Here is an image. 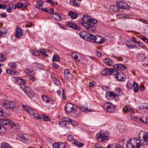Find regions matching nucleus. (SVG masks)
<instances>
[{
  "instance_id": "obj_1",
  "label": "nucleus",
  "mask_w": 148,
  "mask_h": 148,
  "mask_svg": "<svg viewBox=\"0 0 148 148\" xmlns=\"http://www.w3.org/2000/svg\"><path fill=\"white\" fill-rule=\"evenodd\" d=\"M114 69L106 68L107 75H114L119 72V70H124L127 68L126 66L122 64H118L114 66Z\"/></svg>"
},
{
  "instance_id": "obj_2",
  "label": "nucleus",
  "mask_w": 148,
  "mask_h": 148,
  "mask_svg": "<svg viewBox=\"0 0 148 148\" xmlns=\"http://www.w3.org/2000/svg\"><path fill=\"white\" fill-rule=\"evenodd\" d=\"M88 23H81V25L90 33L93 32L96 29V27L94 24H96L97 21L95 19L90 18Z\"/></svg>"
},
{
  "instance_id": "obj_3",
  "label": "nucleus",
  "mask_w": 148,
  "mask_h": 148,
  "mask_svg": "<svg viewBox=\"0 0 148 148\" xmlns=\"http://www.w3.org/2000/svg\"><path fill=\"white\" fill-rule=\"evenodd\" d=\"M130 140L131 141V143L134 145L136 148H144V146L142 143V140L135 137L130 138Z\"/></svg>"
},
{
  "instance_id": "obj_4",
  "label": "nucleus",
  "mask_w": 148,
  "mask_h": 148,
  "mask_svg": "<svg viewBox=\"0 0 148 148\" xmlns=\"http://www.w3.org/2000/svg\"><path fill=\"white\" fill-rule=\"evenodd\" d=\"M2 106L5 109L9 108L12 109L16 106V104L13 101H11L9 100H5L3 101L2 104Z\"/></svg>"
},
{
  "instance_id": "obj_5",
  "label": "nucleus",
  "mask_w": 148,
  "mask_h": 148,
  "mask_svg": "<svg viewBox=\"0 0 148 148\" xmlns=\"http://www.w3.org/2000/svg\"><path fill=\"white\" fill-rule=\"evenodd\" d=\"M96 137L97 141L100 142L107 140L108 138V136L103 131L98 132L96 134Z\"/></svg>"
},
{
  "instance_id": "obj_6",
  "label": "nucleus",
  "mask_w": 148,
  "mask_h": 148,
  "mask_svg": "<svg viewBox=\"0 0 148 148\" xmlns=\"http://www.w3.org/2000/svg\"><path fill=\"white\" fill-rule=\"evenodd\" d=\"M104 106L106 107V110L108 112L113 113L115 111L116 106L111 102H106Z\"/></svg>"
},
{
  "instance_id": "obj_7",
  "label": "nucleus",
  "mask_w": 148,
  "mask_h": 148,
  "mask_svg": "<svg viewBox=\"0 0 148 148\" xmlns=\"http://www.w3.org/2000/svg\"><path fill=\"white\" fill-rule=\"evenodd\" d=\"M126 87L128 89H131L134 88V90L135 92H137L139 90V87L137 83L135 82H134L133 84L130 82H128L126 84Z\"/></svg>"
},
{
  "instance_id": "obj_8",
  "label": "nucleus",
  "mask_w": 148,
  "mask_h": 148,
  "mask_svg": "<svg viewBox=\"0 0 148 148\" xmlns=\"http://www.w3.org/2000/svg\"><path fill=\"white\" fill-rule=\"evenodd\" d=\"M76 108L77 107L75 105L70 103H68L66 105L65 110L66 112L70 113L73 110H75Z\"/></svg>"
},
{
  "instance_id": "obj_9",
  "label": "nucleus",
  "mask_w": 148,
  "mask_h": 148,
  "mask_svg": "<svg viewBox=\"0 0 148 148\" xmlns=\"http://www.w3.org/2000/svg\"><path fill=\"white\" fill-rule=\"evenodd\" d=\"M22 88L24 92L30 98L33 97L34 93L32 89L29 87H26L25 88L22 87Z\"/></svg>"
},
{
  "instance_id": "obj_10",
  "label": "nucleus",
  "mask_w": 148,
  "mask_h": 148,
  "mask_svg": "<svg viewBox=\"0 0 148 148\" xmlns=\"http://www.w3.org/2000/svg\"><path fill=\"white\" fill-rule=\"evenodd\" d=\"M95 40L93 42L98 45L102 44L105 41L103 37L99 35L95 36Z\"/></svg>"
},
{
  "instance_id": "obj_11",
  "label": "nucleus",
  "mask_w": 148,
  "mask_h": 148,
  "mask_svg": "<svg viewBox=\"0 0 148 148\" xmlns=\"http://www.w3.org/2000/svg\"><path fill=\"white\" fill-rule=\"evenodd\" d=\"M116 5L119 9V8L125 9H130V6L128 5L125 3L123 2L122 1L118 2Z\"/></svg>"
},
{
  "instance_id": "obj_12",
  "label": "nucleus",
  "mask_w": 148,
  "mask_h": 148,
  "mask_svg": "<svg viewBox=\"0 0 148 148\" xmlns=\"http://www.w3.org/2000/svg\"><path fill=\"white\" fill-rule=\"evenodd\" d=\"M12 121L9 119H0V122L2 124L3 126L4 125L6 126L7 125H10L13 123Z\"/></svg>"
},
{
  "instance_id": "obj_13",
  "label": "nucleus",
  "mask_w": 148,
  "mask_h": 148,
  "mask_svg": "<svg viewBox=\"0 0 148 148\" xmlns=\"http://www.w3.org/2000/svg\"><path fill=\"white\" fill-rule=\"evenodd\" d=\"M119 71L118 73L115 74V78L119 81H125L126 78V75L123 73L119 74Z\"/></svg>"
},
{
  "instance_id": "obj_14",
  "label": "nucleus",
  "mask_w": 148,
  "mask_h": 148,
  "mask_svg": "<svg viewBox=\"0 0 148 148\" xmlns=\"http://www.w3.org/2000/svg\"><path fill=\"white\" fill-rule=\"evenodd\" d=\"M106 96L107 99L111 100V97L115 98L116 97H118V95L113 92L107 91L106 93Z\"/></svg>"
},
{
  "instance_id": "obj_15",
  "label": "nucleus",
  "mask_w": 148,
  "mask_h": 148,
  "mask_svg": "<svg viewBox=\"0 0 148 148\" xmlns=\"http://www.w3.org/2000/svg\"><path fill=\"white\" fill-rule=\"evenodd\" d=\"M66 25L69 27H71L73 29H76L77 30H80L81 29L80 27L75 23L69 22H67L66 23Z\"/></svg>"
},
{
  "instance_id": "obj_16",
  "label": "nucleus",
  "mask_w": 148,
  "mask_h": 148,
  "mask_svg": "<svg viewBox=\"0 0 148 148\" xmlns=\"http://www.w3.org/2000/svg\"><path fill=\"white\" fill-rule=\"evenodd\" d=\"M53 148H65L66 146L64 144L62 143H55L53 144Z\"/></svg>"
},
{
  "instance_id": "obj_17",
  "label": "nucleus",
  "mask_w": 148,
  "mask_h": 148,
  "mask_svg": "<svg viewBox=\"0 0 148 148\" xmlns=\"http://www.w3.org/2000/svg\"><path fill=\"white\" fill-rule=\"evenodd\" d=\"M15 35L17 38L20 39L23 38L22 31L21 28L18 27L16 29Z\"/></svg>"
},
{
  "instance_id": "obj_18",
  "label": "nucleus",
  "mask_w": 148,
  "mask_h": 148,
  "mask_svg": "<svg viewBox=\"0 0 148 148\" xmlns=\"http://www.w3.org/2000/svg\"><path fill=\"white\" fill-rule=\"evenodd\" d=\"M68 16L72 19H75L78 17V15L77 13L71 11L68 13Z\"/></svg>"
},
{
  "instance_id": "obj_19",
  "label": "nucleus",
  "mask_w": 148,
  "mask_h": 148,
  "mask_svg": "<svg viewBox=\"0 0 148 148\" xmlns=\"http://www.w3.org/2000/svg\"><path fill=\"white\" fill-rule=\"evenodd\" d=\"M143 138L144 144L146 145H148V132L144 133Z\"/></svg>"
},
{
  "instance_id": "obj_20",
  "label": "nucleus",
  "mask_w": 148,
  "mask_h": 148,
  "mask_svg": "<svg viewBox=\"0 0 148 148\" xmlns=\"http://www.w3.org/2000/svg\"><path fill=\"white\" fill-rule=\"evenodd\" d=\"M16 82L18 84L22 85H25L26 84V82L25 80L19 77H17L16 79Z\"/></svg>"
},
{
  "instance_id": "obj_21",
  "label": "nucleus",
  "mask_w": 148,
  "mask_h": 148,
  "mask_svg": "<svg viewBox=\"0 0 148 148\" xmlns=\"http://www.w3.org/2000/svg\"><path fill=\"white\" fill-rule=\"evenodd\" d=\"M23 107L24 109L26 112L30 113L31 114H33L34 111L33 109L30 107H28L27 106L23 105Z\"/></svg>"
},
{
  "instance_id": "obj_22",
  "label": "nucleus",
  "mask_w": 148,
  "mask_h": 148,
  "mask_svg": "<svg viewBox=\"0 0 148 148\" xmlns=\"http://www.w3.org/2000/svg\"><path fill=\"white\" fill-rule=\"evenodd\" d=\"M89 33L86 31L80 32L79 33L80 36L83 39L86 40Z\"/></svg>"
},
{
  "instance_id": "obj_23",
  "label": "nucleus",
  "mask_w": 148,
  "mask_h": 148,
  "mask_svg": "<svg viewBox=\"0 0 148 148\" xmlns=\"http://www.w3.org/2000/svg\"><path fill=\"white\" fill-rule=\"evenodd\" d=\"M12 130L14 132H17L19 129V125L18 124H15L13 122V123L11 126Z\"/></svg>"
},
{
  "instance_id": "obj_24",
  "label": "nucleus",
  "mask_w": 148,
  "mask_h": 148,
  "mask_svg": "<svg viewBox=\"0 0 148 148\" xmlns=\"http://www.w3.org/2000/svg\"><path fill=\"white\" fill-rule=\"evenodd\" d=\"M87 37L86 40L93 42L95 41V36L89 33Z\"/></svg>"
},
{
  "instance_id": "obj_25",
  "label": "nucleus",
  "mask_w": 148,
  "mask_h": 148,
  "mask_svg": "<svg viewBox=\"0 0 148 148\" xmlns=\"http://www.w3.org/2000/svg\"><path fill=\"white\" fill-rule=\"evenodd\" d=\"M64 75L66 79H68L69 78H70L72 76L71 74L68 69H66L64 71Z\"/></svg>"
},
{
  "instance_id": "obj_26",
  "label": "nucleus",
  "mask_w": 148,
  "mask_h": 148,
  "mask_svg": "<svg viewBox=\"0 0 148 148\" xmlns=\"http://www.w3.org/2000/svg\"><path fill=\"white\" fill-rule=\"evenodd\" d=\"M90 18H88L87 16L83 15L82 18V20L84 22V23H88L90 21ZM82 23L81 22L80 23V24L81 25V23Z\"/></svg>"
},
{
  "instance_id": "obj_27",
  "label": "nucleus",
  "mask_w": 148,
  "mask_h": 148,
  "mask_svg": "<svg viewBox=\"0 0 148 148\" xmlns=\"http://www.w3.org/2000/svg\"><path fill=\"white\" fill-rule=\"evenodd\" d=\"M52 16L54 19L57 21H59L61 20V17L59 14L53 13Z\"/></svg>"
},
{
  "instance_id": "obj_28",
  "label": "nucleus",
  "mask_w": 148,
  "mask_h": 148,
  "mask_svg": "<svg viewBox=\"0 0 148 148\" xmlns=\"http://www.w3.org/2000/svg\"><path fill=\"white\" fill-rule=\"evenodd\" d=\"M1 148H12L11 146L6 142L2 143L1 146Z\"/></svg>"
},
{
  "instance_id": "obj_29",
  "label": "nucleus",
  "mask_w": 148,
  "mask_h": 148,
  "mask_svg": "<svg viewBox=\"0 0 148 148\" xmlns=\"http://www.w3.org/2000/svg\"><path fill=\"white\" fill-rule=\"evenodd\" d=\"M104 62L107 65L111 66L112 63V60L110 58H105L103 60Z\"/></svg>"
},
{
  "instance_id": "obj_30",
  "label": "nucleus",
  "mask_w": 148,
  "mask_h": 148,
  "mask_svg": "<svg viewBox=\"0 0 148 148\" xmlns=\"http://www.w3.org/2000/svg\"><path fill=\"white\" fill-rule=\"evenodd\" d=\"M19 137L22 139L26 140H28L29 137H30V136H29L28 135L25 134H20Z\"/></svg>"
},
{
  "instance_id": "obj_31",
  "label": "nucleus",
  "mask_w": 148,
  "mask_h": 148,
  "mask_svg": "<svg viewBox=\"0 0 148 148\" xmlns=\"http://www.w3.org/2000/svg\"><path fill=\"white\" fill-rule=\"evenodd\" d=\"M7 131L6 127L3 126L2 123L0 122V132H5Z\"/></svg>"
},
{
  "instance_id": "obj_32",
  "label": "nucleus",
  "mask_w": 148,
  "mask_h": 148,
  "mask_svg": "<svg viewBox=\"0 0 148 148\" xmlns=\"http://www.w3.org/2000/svg\"><path fill=\"white\" fill-rule=\"evenodd\" d=\"M134 40H132V41H131L130 42H127L126 43V45L127 47L130 49H132L134 48L135 47V45L132 44V42Z\"/></svg>"
},
{
  "instance_id": "obj_33",
  "label": "nucleus",
  "mask_w": 148,
  "mask_h": 148,
  "mask_svg": "<svg viewBox=\"0 0 148 148\" xmlns=\"http://www.w3.org/2000/svg\"><path fill=\"white\" fill-rule=\"evenodd\" d=\"M44 4V1H37V3L36 4V8L40 9V7H41Z\"/></svg>"
},
{
  "instance_id": "obj_34",
  "label": "nucleus",
  "mask_w": 148,
  "mask_h": 148,
  "mask_svg": "<svg viewBox=\"0 0 148 148\" xmlns=\"http://www.w3.org/2000/svg\"><path fill=\"white\" fill-rule=\"evenodd\" d=\"M138 58L139 60L142 61L145 59L146 57L144 54L141 53L139 55Z\"/></svg>"
},
{
  "instance_id": "obj_35",
  "label": "nucleus",
  "mask_w": 148,
  "mask_h": 148,
  "mask_svg": "<svg viewBox=\"0 0 148 148\" xmlns=\"http://www.w3.org/2000/svg\"><path fill=\"white\" fill-rule=\"evenodd\" d=\"M78 107L82 111L86 112H91L93 110H92L91 109L88 110L86 108H84L83 106H78Z\"/></svg>"
},
{
  "instance_id": "obj_36",
  "label": "nucleus",
  "mask_w": 148,
  "mask_h": 148,
  "mask_svg": "<svg viewBox=\"0 0 148 148\" xmlns=\"http://www.w3.org/2000/svg\"><path fill=\"white\" fill-rule=\"evenodd\" d=\"M127 148H136L134 145L131 143V141L129 140L127 142L126 144Z\"/></svg>"
},
{
  "instance_id": "obj_37",
  "label": "nucleus",
  "mask_w": 148,
  "mask_h": 148,
  "mask_svg": "<svg viewBox=\"0 0 148 148\" xmlns=\"http://www.w3.org/2000/svg\"><path fill=\"white\" fill-rule=\"evenodd\" d=\"M110 10H112L115 12H118L119 11V9L117 6L112 5L110 6L109 8Z\"/></svg>"
},
{
  "instance_id": "obj_38",
  "label": "nucleus",
  "mask_w": 148,
  "mask_h": 148,
  "mask_svg": "<svg viewBox=\"0 0 148 148\" xmlns=\"http://www.w3.org/2000/svg\"><path fill=\"white\" fill-rule=\"evenodd\" d=\"M123 110L124 112H130L132 113V109L130 107L128 106L124 107Z\"/></svg>"
},
{
  "instance_id": "obj_39",
  "label": "nucleus",
  "mask_w": 148,
  "mask_h": 148,
  "mask_svg": "<svg viewBox=\"0 0 148 148\" xmlns=\"http://www.w3.org/2000/svg\"><path fill=\"white\" fill-rule=\"evenodd\" d=\"M60 57L56 54H54L52 60L56 62H58L60 60Z\"/></svg>"
},
{
  "instance_id": "obj_40",
  "label": "nucleus",
  "mask_w": 148,
  "mask_h": 148,
  "mask_svg": "<svg viewBox=\"0 0 148 148\" xmlns=\"http://www.w3.org/2000/svg\"><path fill=\"white\" fill-rule=\"evenodd\" d=\"M40 52L41 51L40 50H33L32 52V54L36 56H38L40 53Z\"/></svg>"
},
{
  "instance_id": "obj_41",
  "label": "nucleus",
  "mask_w": 148,
  "mask_h": 148,
  "mask_svg": "<svg viewBox=\"0 0 148 148\" xmlns=\"http://www.w3.org/2000/svg\"><path fill=\"white\" fill-rule=\"evenodd\" d=\"M8 66L11 68L14 69L16 68V64L15 62H12V63H9L8 64Z\"/></svg>"
},
{
  "instance_id": "obj_42",
  "label": "nucleus",
  "mask_w": 148,
  "mask_h": 148,
  "mask_svg": "<svg viewBox=\"0 0 148 148\" xmlns=\"http://www.w3.org/2000/svg\"><path fill=\"white\" fill-rule=\"evenodd\" d=\"M6 73L8 74H10L11 75H14L16 74V71H13L11 69H6Z\"/></svg>"
},
{
  "instance_id": "obj_43",
  "label": "nucleus",
  "mask_w": 148,
  "mask_h": 148,
  "mask_svg": "<svg viewBox=\"0 0 148 148\" xmlns=\"http://www.w3.org/2000/svg\"><path fill=\"white\" fill-rule=\"evenodd\" d=\"M32 114H33V117L35 119H42V117L38 114L36 113H34V112Z\"/></svg>"
},
{
  "instance_id": "obj_44",
  "label": "nucleus",
  "mask_w": 148,
  "mask_h": 148,
  "mask_svg": "<svg viewBox=\"0 0 148 148\" xmlns=\"http://www.w3.org/2000/svg\"><path fill=\"white\" fill-rule=\"evenodd\" d=\"M42 100L47 103H49L50 101L49 97L45 95L42 96Z\"/></svg>"
},
{
  "instance_id": "obj_45",
  "label": "nucleus",
  "mask_w": 148,
  "mask_h": 148,
  "mask_svg": "<svg viewBox=\"0 0 148 148\" xmlns=\"http://www.w3.org/2000/svg\"><path fill=\"white\" fill-rule=\"evenodd\" d=\"M70 3L72 5H75L77 6H79L80 5V4L77 3L75 0H71Z\"/></svg>"
},
{
  "instance_id": "obj_46",
  "label": "nucleus",
  "mask_w": 148,
  "mask_h": 148,
  "mask_svg": "<svg viewBox=\"0 0 148 148\" xmlns=\"http://www.w3.org/2000/svg\"><path fill=\"white\" fill-rule=\"evenodd\" d=\"M80 114V112L79 111L77 110L75 112V113H74L73 116V117L75 118H76L79 116Z\"/></svg>"
},
{
  "instance_id": "obj_47",
  "label": "nucleus",
  "mask_w": 148,
  "mask_h": 148,
  "mask_svg": "<svg viewBox=\"0 0 148 148\" xmlns=\"http://www.w3.org/2000/svg\"><path fill=\"white\" fill-rule=\"evenodd\" d=\"M25 71L26 74L29 76H32L33 72V71H31L30 70V69H27Z\"/></svg>"
},
{
  "instance_id": "obj_48",
  "label": "nucleus",
  "mask_w": 148,
  "mask_h": 148,
  "mask_svg": "<svg viewBox=\"0 0 148 148\" xmlns=\"http://www.w3.org/2000/svg\"><path fill=\"white\" fill-rule=\"evenodd\" d=\"M71 56L75 60L77 59L78 58V56L77 55V53L75 52L73 53L72 54Z\"/></svg>"
},
{
  "instance_id": "obj_49",
  "label": "nucleus",
  "mask_w": 148,
  "mask_h": 148,
  "mask_svg": "<svg viewBox=\"0 0 148 148\" xmlns=\"http://www.w3.org/2000/svg\"><path fill=\"white\" fill-rule=\"evenodd\" d=\"M116 91L118 92V95H119L121 96L123 94L122 93L121 89L119 88H117L116 89Z\"/></svg>"
},
{
  "instance_id": "obj_50",
  "label": "nucleus",
  "mask_w": 148,
  "mask_h": 148,
  "mask_svg": "<svg viewBox=\"0 0 148 148\" xmlns=\"http://www.w3.org/2000/svg\"><path fill=\"white\" fill-rule=\"evenodd\" d=\"M59 125L60 126L62 127L63 126H64L66 127H67L66 126L67 123L64 121H61L59 123Z\"/></svg>"
},
{
  "instance_id": "obj_51",
  "label": "nucleus",
  "mask_w": 148,
  "mask_h": 148,
  "mask_svg": "<svg viewBox=\"0 0 148 148\" xmlns=\"http://www.w3.org/2000/svg\"><path fill=\"white\" fill-rule=\"evenodd\" d=\"M69 123L74 126H76L78 124V123L77 122L75 121H74L72 119L71 120Z\"/></svg>"
},
{
  "instance_id": "obj_52",
  "label": "nucleus",
  "mask_w": 148,
  "mask_h": 148,
  "mask_svg": "<svg viewBox=\"0 0 148 148\" xmlns=\"http://www.w3.org/2000/svg\"><path fill=\"white\" fill-rule=\"evenodd\" d=\"M6 32L7 31L3 32L2 31L0 30V38L2 37H4V35H5Z\"/></svg>"
},
{
  "instance_id": "obj_53",
  "label": "nucleus",
  "mask_w": 148,
  "mask_h": 148,
  "mask_svg": "<svg viewBox=\"0 0 148 148\" xmlns=\"http://www.w3.org/2000/svg\"><path fill=\"white\" fill-rule=\"evenodd\" d=\"M5 60L4 55L2 53H0V62H3Z\"/></svg>"
},
{
  "instance_id": "obj_54",
  "label": "nucleus",
  "mask_w": 148,
  "mask_h": 148,
  "mask_svg": "<svg viewBox=\"0 0 148 148\" xmlns=\"http://www.w3.org/2000/svg\"><path fill=\"white\" fill-rule=\"evenodd\" d=\"M7 6L3 4H1L0 3V9H2L3 10H5L7 8Z\"/></svg>"
},
{
  "instance_id": "obj_55",
  "label": "nucleus",
  "mask_w": 148,
  "mask_h": 148,
  "mask_svg": "<svg viewBox=\"0 0 148 148\" xmlns=\"http://www.w3.org/2000/svg\"><path fill=\"white\" fill-rule=\"evenodd\" d=\"M67 139L69 141L72 140L73 139V138L72 135L70 134L68 136H67Z\"/></svg>"
},
{
  "instance_id": "obj_56",
  "label": "nucleus",
  "mask_w": 148,
  "mask_h": 148,
  "mask_svg": "<svg viewBox=\"0 0 148 148\" xmlns=\"http://www.w3.org/2000/svg\"><path fill=\"white\" fill-rule=\"evenodd\" d=\"M46 2L47 3H50L51 5L53 6H54L55 4V3L53 1H51V0H47Z\"/></svg>"
},
{
  "instance_id": "obj_57",
  "label": "nucleus",
  "mask_w": 148,
  "mask_h": 148,
  "mask_svg": "<svg viewBox=\"0 0 148 148\" xmlns=\"http://www.w3.org/2000/svg\"><path fill=\"white\" fill-rule=\"evenodd\" d=\"M43 119L45 121H48L50 120L49 117L46 115L43 117Z\"/></svg>"
},
{
  "instance_id": "obj_58",
  "label": "nucleus",
  "mask_w": 148,
  "mask_h": 148,
  "mask_svg": "<svg viewBox=\"0 0 148 148\" xmlns=\"http://www.w3.org/2000/svg\"><path fill=\"white\" fill-rule=\"evenodd\" d=\"M96 53L97 55L99 57H101L102 56V54L99 51L97 50L96 51Z\"/></svg>"
},
{
  "instance_id": "obj_59",
  "label": "nucleus",
  "mask_w": 148,
  "mask_h": 148,
  "mask_svg": "<svg viewBox=\"0 0 148 148\" xmlns=\"http://www.w3.org/2000/svg\"><path fill=\"white\" fill-rule=\"evenodd\" d=\"M23 4L21 3H19L16 4V6L17 8H21L23 7Z\"/></svg>"
},
{
  "instance_id": "obj_60",
  "label": "nucleus",
  "mask_w": 148,
  "mask_h": 148,
  "mask_svg": "<svg viewBox=\"0 0 148 148\" xmlns=\"http://www.w3.org/2000/svg\"><path fill=\"white\" fill-rule=\"evenodd\" d=\"M71 120V119L69 118H68L67 117H65L64 118V119H63V120L64 121L66 122L70 123Z\"/></svg>"
},
{
  "instance_id": "obj_61",
  "label": "nucleus",
  "mask_w": 148,
  "mask_h": 148,
  "mask_svg": "<svg viewBox=\"0 0 148 148\" xmlns=\"http://www.w3.org/2000/svg\"><path fill=\"white\" fill-rule=\"evenodd\" d=\"M40 51H41L40 53L44 54L45 55L47 56H48V55L46 54L47 53V51L44 49H43V50L42 51L41 49H40Z\"/></svg>"
},
{
  "instance_id": "obj_62",
  "label": "nucleus",
  "mask_w": 148,
  "mask_h": 148,
  "mask_svg": "<svg viewBox=\"0 0 148 148\" xmlns=\"http://www.w3.org/2000/svg\"><path fill=\"white\" fill-rule=\"evenodd\" d=\"M101 73L103 75H107L106 68L103 69L101 71Z\"/></svg>"
},
{
  "instance_id": "obj_63",
  "label": "nucleus",
  "mask_w": 148,
  "mask_h": 148,
  "mask_svg": "<svg viewBox=\"0 0 148 148\" xmlns=\"http://www.w3.org/2000/svg\"><path fill=\"white\" fill-rule=\"evenodd\" d=\"M115 148H124L122 146L119 144H117L115 146Z\"/></svg>"
},
{
  "instance_id": "obj_64",
  "label": "nucleus",
  "mask_w": 148,
  "mask_h": 148,
  "mask_svg": "<svg viewBox=\"0 0 148 148\" xmlns=\"http://www.w3.org/2000/svg\"><path fill=\"white\" fill-rule=\"evenodd\" d=\"M95 148H104V147H101L99 144H96L95 146Z\"/></svg>"
}]
</instances>
